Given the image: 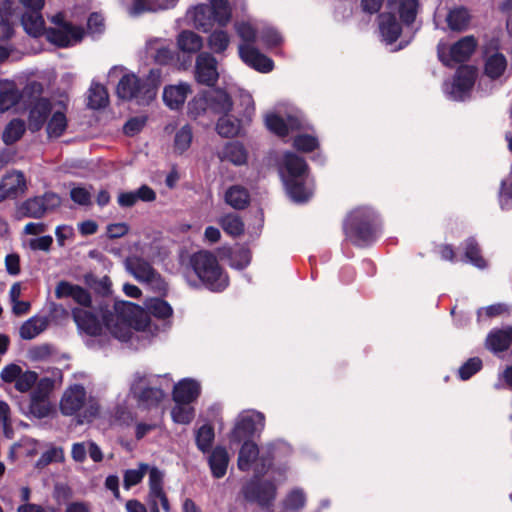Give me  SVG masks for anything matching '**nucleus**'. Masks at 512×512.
<instances>
[{
	"mask_svg": "<svg viewBox=\"0 0 512 512\" xmlns=\"http://www.w3.org/2000/svg\"><path fill=\"white\" fill-rule=\"evenodd\" d=\"M172 306L159 297L149 298L144 308L128 301H116L111 309L101 310L98 315L85 308L72 309V317L78 330L91 337L110 334L119 341L130 340L134 331L157 335L167 331L172 324Z\"/></svg>",
	"mask_w": 512,
	"mask_h": 512,
	"instance_id": "nucleus-1",
	"label": "nucleus"
},
{
	"mask_svg": "<svg viewBox=\"0 0 512 512\" xmlns=\"http://www.w3.org/2000/svg\"><path fill=\"white\" fill-rule=\"evenodd\" d=\"M23 8L21 22L24 30L33 37L45 34L46 39L58 46L68 47L80 42L84 36V30L68 22L63 13H57L50 18L53 27L44 28L42 9L44 0H19Z\"/></svg>",
	"mask_w": 512,
	"mask_h": 512,
	"instance_id": "nucleus-2",
	"label": "nucleus"
},
{
	"mask_svg": "<svg viewBox=\"0 0 512 512\" xmlns=\"http://www.w3.org/2000/svg\"><path fill=\"white\" fill-rule=\"evenodd\" d=\"M279 173L287 194L294 202L302 203L311 198L313 181L302 157L285 152L279 162Z\"/></svg>",
	"mask_w": 512,
	"mask_h": 512,
	"instance_id": "nucleus-3",
	"label": "nucleus"
},
{
	"mask_svg": "<svg viewBox=\"0 0 512 512\" xmlns=\"http://www.w3.org/2000/svg\"><path fill=\"white\" fill-rule=\"evenodd\" d=\"M418 0H387L385 10L379 15V31L382 41L391 45L416 19Z\"/></svg>",
	"mask_w": 512,
	"mask_h": 512,
	"instance_id": "nucleus-4",
	"label": "nucleus"
},
{
	"mask_svg": "<svg viewBox=\"0 0 512 512\" xmlns=\"http://www.w3.org/2000/svg\"><path fill=\"white\" fill-rule=\"evenodd\" d=\"M46 125L49 139L61 137L67 129L66 106L60 101L40 98L31 103L28 114V128L37 132Z\"/></svg>",
	"mask_w": 512,
	"mask_h": 512,
	"instance_id": "nucleus-5",
	"label": "nucleus"
},
{
	"mask_svg": "<svg viewBox=\"0 0 512 512\" xmlns=\"http://www.w3.org/2000/svg\"><path fill=\"white\" fill-rule=\"evenodd\" d=\"M291 447L284 442H276L259 449L252 440H245L239 450L237 466L244 472L253 470L256 475H264L277 466L282 454H290Z\"/></svg>",
	"mask_w": 512,
	"mask_h": 512,
	"instance_id": "nucleus-6",
	"label": "nucleus"
},
{
	"mask_svg": "<svg viewBox=\"0 0 512 512\" xmlns=\"http://www.w3.org/2000/svg\"><path fill=\"white\" fill-rule=\"evenodd\" d=\"M161 83V71L159 69L150 70L145 78H139L137 75L125 74L117 85V95L123 100L135 101L139 105H148L157 95Z\"/></svg>",
	"mask_w": 512,
	"mask_h": 512,
	"instance_id": "nucleus-7",
	"label": "nucleus"
},
{
	"mask_svg": "<svg viewBox=\"0 0 512 512\" xmlns=\"http://www.w3.org/2000/svg\"><path fill=\"white\" fill-rule=\"evenodd\" d=\"M148 473L149 499L152 512H159L158 504L164 511L169 512V502L163 489L164 472L155 466L139 463L137 468L127 469L123 474V486L126 490L139 484Z\"/></svg>",
	"mask_w": 512,
	"mask_h": 512,
	"instance_id": "nucleus-8",
	"label": "nucleus"
},
{
	"mask_svg": "<svg viewBox=\"0 0 512 512\" xmlns=\"http://www.w3.org/2000/svg\"><path fill=\"white\" fill-rule=\"evenodd\" d=\"M171 380L167 376L135 372L130 379L129 395L145 408L157 407L165 398Z\"/></svg>",
	"mask_w": 512,
	"mask_h": 512,
	"instance_id": "nucleus-9",
	"label": "nucleus"
},
{
	"mask_svg": "<svg viewBox=\"0 0 512 512\" xmlns=\"http://www.w3.org/2000/svg\"><path fill=\"white\" fill-rule=\"evenodd\" d=\"M378 227V213L374 208L365 205L353 208L343 223L347 238L357 245H364L371 241L375 237Z\"/></svg>",
	"mask_w": 512,
	"mask_h": 512,
	"instance_id": "nucleus-10",
	"label": "nucleus"
},
{
	"mask_svg": "<svg viewBox=\"0 0 512 512\" xmlns=\"http://www.w3.org/2000/svg\"><path fill=\"white\" fill-rule=\"evenodd\" d=\"M271 469V478L261 480L256 475L247 482L242 493L246 500L256 502L261 506L271 505L277 496L278 485L286 481L289 467L286 464L273 466Z\"/></svg>",
	"mask_w": 512,
	"mask_h": 512,
	"instance_id": "nucleus-11",
	"label": "nucleus"
},
{
	"mask_svg": "<svg viewBox=\"0 0 512 512\" xmlns=\"http://www.w3.org/2000/svg\"><path fill=\"white\" fill-rule=\"evenodd\" d=\"M190 263L200 281L209 290L219 292L228 286L229 278L212 252L199 251L192 255Z\"/></svg>",
	"mask_w": 512,
	"mask_h": 512,
	"instance_id": "nucleus-12",
	"label": "nucleus"
},
{
	"mask_svg": "<svg viewBox=\"0 0 512 512\" xmlns=\"http://www.w3.org/2000/svg\"><path fill=\"white\" fill-rule=\"evenodd\" d=\"M265 427V416L257 410H244L235 419L234 427L229 434L231 443H239L244 438L263 431Z\"/></svg>",
	"mask_w": 512,
	"mask_h": 512,
	"instance_id": "nucleus-13",
	"label": "nucleus"
},
{
	"mask_svg": "<svg viewBox=\"0 0 512 512\" xmlns=\"http://www.w3.org/2000/svg\"><path fill=\"white\" fill-rule=\"evenodd\" d=\"M477 76L473 66H461L451 81L443 83V92L453 101H464L470 96Z\"/></svg>",
	"mask_w": 512,
	"mask_h": 512,
	"instance_id": "nucleus-14",
	"label": "nucleus"
},
{
	"mask_svg": "<svg viewBox=\"0 0 512 512\" xmlns=\"http://www.w3.org/2000/svg\"><path fill=\"white\" fill-rule=\"evenodd\" d=\"M126 270L139 282L147 284L157 292L166 290V283L151 264L137 255H131L125 260Z\"/></svg>",
	"mask_w": 512,
	"mask_h": 512,
	"instance_id": "nucleus-15",
	"label": "nucleus"
},
{
	"mask_svg": "<svg viewBox=\"0 0 512 512\" xmlns=\"http://www.w3.org/2000/svg\"><path fill=\"white\" fill-rule=\"evenodd\" d=\"M265 124L271 132L284 137L293 131L304 128L305 119L298 109L290 108L285 114H282L280 110L268 113L265 117Z\"/></svg>",
	"mask_w": 512,
	"mask_h": 512,
	"instance_id": "nucleus-16",
	"label": "nucleus"
},
{
	"mask_svg": "<svg viewBox=\"0 0 512 512\" xmlns=\"http://www.w3.org/2000/svg\"><path fill=\"white\" fill-rule=\"evenodd\" d=\"M477 47L474 36H464L452 45L440 42L437 46L439 60L445 66H452L468 60Z\"/></svg>",
	"mask_w": 512,
	"mask_h": 512,
	"instance_id": "nucleus-17",
	"label": "nucleus"
},
{
	"mask_svg": "<svg viewBox=\"0 0 512 512\" xmlns=\"http://www.w3.org/2000/svg\"><path fill=\"white\" fill-rule=\"evenodd\" d=\"M241 102L244 106L242 119L233 118L227 114H222L216 124V130L222 137H234L240 133L241 127L249 123L255 113V105L252 96L247 93H241Z\"/></svg>",
	"mask_w": 512,
	"mask_h": 512,
	"instance_id": "nucleus-18",
	"label": "nucleus"
},
{
	"mask_svg": "<svg viewBox=\"0 0 512 512\" xmlns=\"http://www.w3.org/2000/svg\"><path fill=\"white\" fill-rule=\"evenodd\" d=\"M238 55L243 63L260 73H269L274 68L273 60L261 53L255 45L239 44Z\"/></svg>",
	"mask_w": 512,
	"mask_h": 512,
	"instance_id": "nucleus-19",
	"label": "nucleus"
},
{
	"mask_svg": "<svg viewBox=\"0 0 512 512\" xmlns=\"http://www.w3.org/2000/svg\"><path fill=\"white\" fill-rule=\"evenodd\" d=\"M86 400L85 388L79 384L71 385L65 389L60 399V411L65 416H72L84 407Z\"/></svg>",
	"mask_w": 512,
	"mask_h": 512,
	"instance_id": "nucleus-20",
	"label": "nucleus"
},
{
	"mask_svg": "<svg viewBox=\"0 0 512 512\" xmlns=\"http://www.w3.org/2000/svg\"><path fill=\"white\" fill-rule=\"evenodd\" d=\"M217 66V59L212 55V53H199L196 58L195 65L197 81L208 86L213 85L219 77Z\"/></svg>",
	"mask_w": 512,
	"mask_h": 512,
	"instance_id": "nucleus-21",
	"label": "nucleus"
},
{
	"mask_svg": "<svg viewBox=\"0 0 512 512\" xmlns=\"http://www.w3.org/2000/svg\"><path fill=\"white\" fill-rule=\"evenodd\" d=\"M202 390L201 382L195 378H183L173 386L172 398L174 402L193 403Z\"/></svg>",
	"mask_w": 512,
	"mask_h": 512,
	"instance_id": "nucleus-22",
	"label": "nucleus"
},
{
	"mask_svg": "<svg viewBox=\"0 0 512 512\" xmlns=\"http://www.w3.org/2000/svg\"><path fill=\"white\" fill-rule=\"evenodd\" d=\"M186 19L189 24L204 33L209 32L216 23L208 4H199L190 8L186 13Z\"/></svg>",
	"mask_w": 512,
	"mask_h": 512,
	"instance_id": "nucleus-23",
	"label": "nucleus"
},
{
	"mask_svg": "<svg viewBox=\"0 0 512 512\" xmlns=\"http://www.w3.org/2000/svg\"><path fill=\"white\" fill-rule=\"evenodd\" d=\"M191 93V87L188 83L180 82L177 84L167 85L163 89V101L165 105L171 110L180 109L187 96Z\"/></svg>",
	"mask_w": 512,
	"mask_h": 512,
	"instance_id": "nucleus-24",
	"label": "nucleus"
},
{
	"mask_svg": "<svg viewBox=\"0 0 512 512\" xmlns=\"http://www.w3.org/2000/svg\"><path fill=\"white\" fill-rule=\"evenodd\" d=\"M214 21L222 27L228 25L232 19V10L243 0H207Z\"/></svg>",
	"mask_w": 512,
	"mask_h": 512,
	"instance_id": "nucleus-25",
	"label": "nucleus"
},
{
	"mask_svg": "<svg viewBox=\"0 0 512 512\" xmlns=\"http://www.w3.org/2000/svg\"><path fill=\"white\" fill-rule=\"evenodd\" d=\"M87 454L95 463L101 462L104 454L97 443L88 440L83 442H76L71 447V457L77 463H83L86 460Z\"/></svg>",
	"mask_w": 512,
	"mask_h": 512,
	"instance_id": "nucleus-26",
	"label": "nucleus"
},
{
	"mask_svg": "<svg viewBox=\"0 0 512 512\" xmlns=\"http://www.w3.org/2000/svg\"><path fill=\"white\" fill-rule=\"evenodd\" d=\"M146 52L161 65L169 64L174 58V52L169 43L162 38H152L146 42Z\"/></svg>",
	"mask_w": 512,
	"mask_h": 512,
	"instance_id": "nucleus-27",
	"label": "nucleus"
},
{
	"mask_svg": "<svg viewBox=\"0 0 512 512\" xmlns=\"http://www.w3.org/2000/svg\"><path fill=\"white\" fill-rule=\"evenodd\" d=\"M176 46L180 53L191 57L202 49L203 38L194 31L182 30L176 37Z\"/></svg>",
	"mask_w": 512,
	"mask_h": 512,
	"instance_id": "nucleus-28",
	"label": "nucleus"
},
{
	"mask_svg": "<svg viewBox=\"0 0 512 512\" xmlns=\"http://www.w3.org/2000/svg\"><path fill=\"white\" fill-rule=\"evenodd\" d=\"M230 462L227 449L223 446H216L208 456V465L213 477L220 479L225 476Z\"/></svg>",
	"mask_w": 512,
	"mask_h": 512,
	"instance_id": "nucleus-29",
	"label": "nucleus"
},
{
	"mask_svg": "<svg viewBox=\"0 0 512 512\" xmlns=\"http://www.w3.org/2000/svg\"><path fill=\"white\" fill-rule=\"evenodd\" d=\"M308 494L302 487L295 486L289 489L281 501V507L285 512H301L305 509Z\"/></svg>",
	"mask_w": 512,
	"mask_h": 512,
	"instance_id": "nucleus-30",
	"label": "nucleus"
},
{
	"mask_svg": "<svg viewBox=\"0 0 512 512\" xmlns=\"http://www.w3.org/2000/svg\"><path fill=\"white\" fill-rule=\"evenodd\" d=\"M22 93L14 81L0 80V113L8 111L19 103Z\"/></svg>",
	"mask_w": 512,
	"mask_h": 512,
	"instance_id": "nucleus-31",
	"label": "nucleus"
},
{
	"mask_svg": "<svg viewBox=\"0 0 512 512\" xmlns=\"http://www.w3.org/2000/svg\"><path fill=\"white\" fill-rule=\"evenodd\" d=\"M512 344V326L491 331L486 338V347L494 354L501 353Z\"/></svg>",
	"mask_w": 512,
	"mask_h": 512,
	"instance_id": "nucleus-32",
	"label": "nucleus"
},
{
	"mask_svg": "<svg viewBox=\"0 0 512 512\" xmlns=\"http://www.w3.org/2000/svg\"><path fill=\"white\" fill-rule=\"evenodd\" d=\"M470 19L468 10L462 6L450 8L445 15L447 28L454 32L465 31L469 26Z\"/></svg>",
	"mask_w": 512,
	"mask_h": 512,
	"instance_id": "nucleus-33",
	"label": "nucleus"
},
{
	"mask_svg": "<svg viewBox=\"0 0 512 512\" xmlns=\"http://www.w3.org/2000/svg\"><path fill=\"white\" fill-rule=\"evenodd\" d=\"M230 43L231 35L222 26L211 31L207 37V46L214 54L224 55Z\"/></svg>",
	"mask_w": 512,
	"mask_h": 512,
	"instance_id": "nucleus-34",
	"label": "nucleus"
},
{
	"mask_svg": "<svg viewBox=\"0 0 512 512\" xmlns=\"http://www.w3.org/2000/svg\"><path fill=\"white\" fill-rule=\"evenodd\" d=\"M218 157L221 161H228L236 166H240L246 164L248 154L241 143L230 142L218 152Z\"/></svg>",
	"mask_w": 512,
	"mask_h": 512,
	"instance_id": "nucleus-35",
	"label": "nucleus"
},
{
	"mask_svg": "<svg viewBox=\"0 0 512 512\" xmlns=\"http://www.w3.org/2000/svg\"><path fill=\"white\" fill-rule=\"evenodd\" d=\"M209 108L214 114H227L231 111L233 103L228 93L222 89L208 91Z\"/></svg>",
	"mask_w": 512,
	"mask_h": 512,
	"instance_id": "nucleus-36",
	"label": "nucleus"
},
{
	"mask_svg": "<svg viewBox=\"0 0 512 512\" xmlns=\"http://www.w3.org/2000/svg\"><path fill=\"white\" fill-rule=\"evenodd\" d=\"M136 419V414L128 405L127 399L119 400L110 414L111 423L118 426H130Z\"/></svg>",
	"mask_w": 512,
	"mask_h": 512,
	"instance_id": "nucleus-37",
	"label": "nucleus"
},
{
	"mask_svg": "<svg viewBox=\"0 0 512 512\" xmlns=\"http://www.w3.org/2000/svg\"><path fill=\"white\" fill-rule=\"evenodd\" d=\"M48 326V319L43 316H33L26 320L19 329V335L24 340H32Z\"/></svg>",
	"mask_w": 512,
	"mask_h": 512,
	"instance_id": "nucleus-38",
	"label": "nucleus"
},
{
	"mask_svg": "<svg viewBox=\"0 0 512 512\" xmlns=\"http://www.w3.org/2000/svg\"><path fill=\"white\" fill-rule=\"evenodd\" d=\"M1 183L9 197H16L19 194H22L26 189L24 175L19 171H13L6 174L2 178Z\"/></svg>",
	"mask_w": 512,
	"mask_h": 512,
	"instance_id": "nucleus-39",
	"label": "nucleus"
},
{
	"mask_svg": "<svg viewBox=\"0 0 512 512\" xmlns=\"http://www.w3.org/2000/svg\"><path fill=\"white\" fill-rule=\"evenodd\" d=\"M250 201V196L246 188L240 185H234L225 192V202L234 209H244Z\"/></svg>",
	"mask_w": 512,
	"mask_h": 512,
	"instance_id": "nucleus-40",
	"label": "nucleus"
},
{
	"mask_svg": "<svg viewBox=\"0 0 512 512\" xmlns=\"http://www.w3.org/2000/svg\"><path fill=\"white\" fill-rule=\"evenodd\" d=\"M234 29L241 40L239 44L255 45L260 30L254 23L247 20L237 21L234 24Z\"/></svg>",
	"mask_w": 512,
	"mask_h": 512,
	"instance_id": "nucleus-41",
	"label": "nucleus"
},
{
	"mask_svg": "<svg viewBox=\"0 0 512 512\" xmlns=\"http://www.w3.org/2000/svg\"><path fill=\"white\" fill-rule=\"evenodd\" d=\"M219 225L225 233L232 237H238L244 233L245 225L240 216L228 213L218 219Z\"/></svg>",
	"mask_w": 512,
	"mask_h": 512,
	"instance_id": "nucleus-42",
	"label": "nucleus"
},
{
	"mask_svg": "<svg viewBox=\"0 0 512 512\" xmlns=\"http://www.w3.org/2000/svg\"><path fill=\"white\" fill-rule=\"evenodd\" d=\"M507 61L503 54L494 53L487 57L485 74L491 79H498L506 70Z\"/></svg>",
	"mask_w": 512,
	"mask_h": 512,
	"instance_id": "nucleus-43",
	"label": "nucleus"
},
{
	"mask_svg": "<svg viewBox=\"0 0 512 512\" xmlns=\"http://www.w3.org/2000/svg\"><path fill=\"white\" fill-rule=\"evenodd\" d=\"M178 0H134L132 7L133 14H139L143 11H156L169 9L176 5Z\"/></svg>",
	"mask_w": 512,
	"mask_h": 512,
	"instance_id": "nucleus-44",
	"label": "nucleus"
},
{
	"mask_svg": "<svg viewBox=\"0 0 512 512\" xmlns=\"http://www.w3.org/2000/svg\"><path fill=\"white\" fill-rule=\"evenodd\" d=\"M463 250L466 262L479 269H484L487 267V262L481 256L478 244L473 238H469L464 242Z\"/></svg>",
	"mask_w": 512,
	"mask_h": 512,
	"instance_id": "nucleus-45",
	"label": "nucleus"
},
{
	"mask_svg": "<svg viewBox=\"0 0 512 512\" xmlns=\"http://www.w3.org/2000/svg\"><path fill=\"white\" fill-rule=\"evenodd\" d=\"M171 409V418L174 423L181 425L190 424L195 417V409L189 403L174 402Z\"/></svg>",
	"mask_w": 512,
	"mask_h": 512,
	"instance_id": "nucleus-46",
	"label": "nucleus"
},
{
	"mask_svg": "<svg viewBox=\"0 0 512 512\" xmlns=\"http://www.w3.org/2000/svg\"><path fill=\"white\" fill-rule=\"evenodd\" d=\"M52 412V405L48 398L30 394L29 414L35 418H46Z\"/></svg>",
	"mask_w": 512,
	"mask_h": 512,
	"instance_id": "nucleus-47",
	"label": "nucleus"
},
{
	"mask_svg": "<svg viewBox=\"0 0 512 512\" xmlns=\"http://www.w3.org/2000/svg\"><path fill=\"white\" fill-rule=\"evenodd\" d=\"M61 378V372L56 369L53 371L52 376L38 378L35 384L36 387L31 393L48 398L56 384L61 382Z\"/></svg>",
	"mask_w": 512,
	"mask_h": 512,
	"instance_id": "nucleus-48",
	"label": "nucleus"
},
{
	"mask_svg": "<svg viewBox=\"0 0 512 512\" xmlns=\"http://www.w3.org/2000/svg\"><path fill=\"white\" fill-rule=\"evenodd\" d=\"M214 438V428L210 424H204L200 426L195 433V442L197 448L203 453L209 452Z\"/></svg>",
	"mask_w": 512,
	"mask_h": 512,
	"instance_id": "nucleus-49",
	"label": "nucleus"
},
{
	"mask_svg": "<svg viewBox=\"0 0 512 512\" xmlns=\"http://www.w3.org/2000/svg\"><path fill=\"white\" fill-rule=\"evenodd\" d=\"M208 112H211L209 108L208 91L197 94L188 103V114L193 119H197Z\"/></svg>",
	"mask_w": 512,
	"mask_h": 512,
	"instance_id": "nucleus-50",
	"label": "nucleus"
},
{
	"mask_svg": "<svg viewBox=\"0 0 512 512\" xmlns=\"http://www.w3.org/2000/svg\"><path fill=\"white\" fill-rule=\"evenodd\" d=\"M26 130L25 122L21 119L11 120L5 127L2 139L7 145H11L17 142L24 134Z\"/></svg>",
	"mask_w": 512,
	"mask_h": 512,
	"instance_id": "nucleus-51",
	"label": "nucleus"
},
{
	"mask_svg": "<svg viewBox=\"0 0 512 512\" xmlns=\"http://www.w3.org/2000/svg\"><path fill=\"white\" fill-rule=\"evenodd\" d=\"M0 429L5 438L12 439L15 435L13 428V421L11 415V408L9 404L0 399Z\"/></svg>",
	"mask_w": 512,
	"mask_h": 512,
	"instance_id": "nucleus-52",
	"label": "nucleus"
},
{
	"mask_svg": "<svg viewBox=\"0 0 512 512\" xmlns=\"http://www.w3.org/2000/svg\"><path fill=\"white\" fill-rule=\"evenodd\" d=\"M108 93L101 84H92L89 90L88 105L92 109H99L106 106Z\"/></svg>",
	"mask_w": 512,
	"mask_h": 512,
	"instance_id": "nucleus-53",
	"label": "nucleus"
},
{
	"mask_svg": "<svg viewBox=\"0 0 512 512\" xmlns=\"http://www.w3.org/2000/svg\"><path fill=\"white\" fill-rule=\"evenodd\" d=\"M19 214L24 217L41 218L46 213L40 197H34L25 201L19 208Z\"/></svg>",
	"mask_w": 512,
	"mask_h": 512,
	"instance_id": "nucleus-54",
	"label": "nucleus"
},
{
	"mask_svg": "<svg viewBox=\"0 0 512 512\" xmlns=\"http://www.w3.org/2000/svg\"><path fill=\"white\" fill-rule=\"evenodd\" d=\"M64 460L65 454L63 448L51 446L47 451L42 453L35 466L38 469H42L51 463H61Z\"/></svg>",
	"mask_w": 512,
	"mask_h": 512,
	"instance_id": "nucleus-55",
	"label": "nucleus"
},
{
	"mask_svg": "<svg viewBox=\"0 0 512 512\" xmlns=\"http://www.w3.org/2000/svg\"><path fill=\"white\" fill-rule=\"evenodd\" d=\"M499 204L502 209L512 208V171L501 181L499 193Z\"/></svg>",
	"mask_w": 512,
	"mask_h": 512,
	"instance_id": "nucleus-56",
	"label": "nucleus"
},
{
	"mask_svg": "<svg viewBox=\"0 0 512 512\" xmlns=\"http://www.w3.org/2000/svg\"><path fill=\"white\" fill-rule=\"evenodd\" d=\"M192 138V128L189 125H184L175 133L174 150L177 153L185 152L190 147Z\"/></svg>",
	"mask_w": 512,
	"mask_h": 512,
	"instance_id": "nucleus-57",
	"label": "nucleus"
},
{
	"mask_svg": "<svg viewBox=\"0 0 512 512\" xmlns=\"http://www.w3.org/2000/svg\"><path fill=\"white\" fill-rule=\"evenodd\" d=\"M259 38L268 48L279 46L283 42L281 33L272 26L263 27L259 32Z\"/></svg>",
	"mask_w": 512,
	"mask_h": 512,
	"instance_id": "nucleus-58",
	"label": "nucleus"
},
{
	"mask_svg": "<svg viewBox=\"0 0 512 512\" xmlns=\"http://www.w3.org/2000/svg\"><path fill=\"white\" fill-rule=\"evenodd\" d=\"M293 146L298 151L308 153L318 148L319 141L315 136L308 134H299L294 138Z\"/></svg>",
	"mask_w": 512,
	"mask_h": 512,
	"instance_id": "nucleus-59",
	"label": "nucleus"
},
{
	"mask_svg": "<svg viewBox=\"0 0 512 512\" xmlns=\"http://www.w3.org/2000/svg\"><path fill=\"white\" fill-rule=\"evenodd\" d=\"M38 381V374L34 371L26 370L21 372L16 384L15 389L21 393L30 391Z\"/></svg>",
	"mask_w": 512,
	"mask_h": 512,
	"instance_id": "nucleus-60",
	"label": "nucleus"
},
{
	"mask_svg": "<svg viewBox=\"0 0 512 512\" xmlns=\"http://www.w3.org/2000/svg\"><path fill=\"white\" fill-rule=\"evenodd\" d=\"M482 368V360L478 357L468 359L459 369L458 376L461 380L465 381L470 379Z\"/></svg>",
	"mask_w": 512,
	"mask_h": 512,
	"instance_id": "nucleus-61",
	"label": "nucleus"
},
{
	"mask_svg": "<svg viewBox=\"0 0 512 512\" xmlns=\"http://www.w3.org/2000/svg\"><path fill=\"white\" fill-rule=\"evenodd\" d=\"M251 262V253L248 249H239L235 251L230 259V266L232 268L242 270L246 268Z\"/></svg>",
	"mask_w": 512,
	"mask_h": 512,
	"instance_id": "nucleus-62",
	"label": "nucleus"
},
{
	"mask_svg": "<svg viewBox=\"0 0 512 512\" xmlns=\"http://www.w3.org/2000/svg\"><path fill=\"white\" fill-rule=\"evenodd\" d=\"M494 388L496 390H512V365H508L503 370L499 371Z\"/></svg>",
	"mask_w": 512,
	"mask_h": 512,
	"instance_id": "nucleus-63",
	"label": "nucleus"
},
{
	"mask_svg": "<svg viewBox=\"0 0 512 512\" xmlns=\"http://www.w3.org/2000/svg\"><path fill=\"white\" fill-rule=\"evenodd\" d=\"M21 372L22 368L19 365L11 363L2 368L0 377L5 383L16 384Z\"/></svg>",
	"mask_w": 512,
	"mask_h": 512,
	"instance_id": "nucleus-64",
	"label": "nucleus"
}]
</instances>
